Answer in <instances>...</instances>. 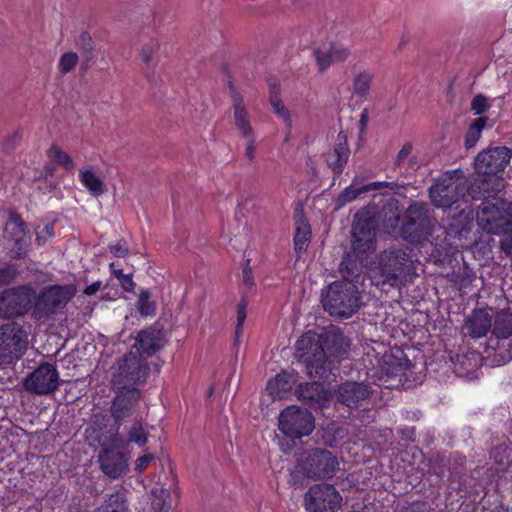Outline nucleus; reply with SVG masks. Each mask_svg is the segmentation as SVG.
<instances>
[{"mask_svg": "<svg viewBox=\"0 0 512 512\" xmlns=\"http://www.w3.org/2000/svg\"><path fill=\"white\" fill-rule=\"evenodd\" d=\"M325 343L312 332L301 336L296 342V355L305 364L310 377L327 379L334 368L336 356L324 346Z\"/></svg>", "mask_w": 512, "mask_h": 512, "instance_id": "obj_1", "label": "nucleus"}, {"mask_svg": "<svg viewBox=\"0 0 512 512\" xmlns=\"http://www.w3.org/2000/svg\"><path fill=\"white\" fill-rule=\"evenodd\" d=\"M379 275L377 284L397 286L411 279L415 267L411 255L402 248H390L381 253L378 261Z\"/></svg>", "mask_w": 512, "mask_h": 512, "instance_id": "obj_2", "label": "nucleus"}, {"mask_svg": "<svg viewBox=\"0 0 512 512\" xmlns=\"http://www.w3.org/2000/svg\"><path fill=\"white\" fill-rule=\"evenodd\" d=\"M322 303L330 315L342 318L352 316L360 306V295L355 284L336 281L322 295Z\"/></svg>", "mask_w": 512, "mask_h": 512, "instance_id": "obj_3", "label": "nucleus"}, {"mask_svg": "<svg viewBox=\"0 0 512 512\" xmlns=\"http://www.w3.org/2000/svg\"><path fill=\"white\" fill-rule=\"evenodd\" d=\"M148 374L149 365L145 357L130 350L113 365L111 383L114 389L138 388L146 382Z\"/></svg>", "mask_w": 512, "mask_h": 512, "instance_id": "obj_4", "label": "nucleus"}, {"mask_svg": "<svg viewBox=\"0 0 512 512\" xmlns=\"http://www.w3.org/2000/svg\"><path fill=\"white\" fill-rule=\"evenodd\" d=\"M75 293L76 288L73 284L44 287L38 295L35 294L32 310L33 318L41 321L55 315L71 301Z\"/></svg>", "mask_w": 512, "mask_h": 512, "instance_id": "obj_5", "label": "nucleus"}, {"mask_svg": "<svg viewBox=\"0 0 512 512\" xmlns=\"http://www.w3.org/2000/svg\"><path fill=\"white\" fill-rule=\"evenodd\" d=\"M467 192V180L458 171H448L439 177L430 187L429 194L432 203L437 208H450Z\"/></svg>", "mask_w": 512, "mask_h": 512, "instance_id": "obj_6", "label": "nucleus"}, {"mask_svg": "<svg viewBox=\"0 0 512 512\" xmlns=\"http://www.w3.org/2000/svg\"><path fill=\"white\" fill-rule=\"evenodd\" d=\"M437 226V221L430 217L426 204L412 203L403 218L402 229L412 242L429 240Z\"/></svg>", "mask_w": 512, "mask_h": 512, "instance_id": "obj_7", "label": "nucleus"}, {"mask_svg": "<svg viewBox=\"0 0 512 512\" xmlns=\"http://www.w3.org/2000/svg\"><path fill=\"white\" fill-rule=\"evenodd\" d=\"M511 210L510 202L499 198L494 202L484 201L477 212L478 225L489 234H501L510 230L508 219Z\"/></svg>", "mask_w": 512, "mask_h": 512, "instance_id": "obj_8", "label": "nucleus"}, {"mask_svg": "<svg viewBox=\"0 0 512 512\" xmlns=\"http://www.w3.org/2000/svg\"><path fill=\"white\" fill-rule=\"evenodd\" d=\"M27 333L22 326L9 321L0 326V365L19 359L27 347Z\"/></svg>", "mask_w": 512, "mask_h": 512, "instance_id": "obj_9", "label": "nucleus"}, {"mask_svg": "<svg viewBox=\"0 0 512 512\" xmlns=\"http://www.w3.org/2000/svg\"><path fill=\"white\" fill-rule=\"evenodd\" d=\"M278 428L287 437L302 438L314 430V418L308 410L291 405L281 411Z\"/></svg>", "mask_w": 512, "mask_h": 512, "instance_id": "obj_10", "label": "nucleus"}, {"mask_svg": "<svg viewBox=\"0 0 512 512\" xmlns=\"http://www.w3.org/2000/svg\"><path fill=\"white\" fill-rule=\"evenodd\" d=\"M35 291L29 286L9 289L0 294V316L11 318L24 315L32 306Z\"/></svg>", "mask_w": 512, "mask_h": 512, "instance_id": "obj_11", "label": "nucleus"}, {"mask_svg": "<svg viewBox=\"0 0 512 512\" xmlns=\"http://www.w3.org/2000/svg\"><path fill=\"white\" fill-rule=\"evenodd\" d=\"M375 223L368 215L357 214L352 226V250L362 260L375 250Z\"/></svg>", "mask_w": 512, "mask_h": 512, "instance_id": "obj_12", "label": "nucleus"}, {"mask_svg": "<svg viewBox=\"0 0 512 512\" xmlns=\"http://www.w3.org/2000/svg\"><path fill=\"white\" fill-rule=\"evenodd\" d=\"M341 500V495L332 485L316 484L305 495V508L307 512H334Z\"/></svg>", "mask_w": 512, "mask_h": 512, "instance_id": "obj_13", "label": "nucleus"}, {"mask_svg": "<svg viewBox=\"0 0 512 512\" xmlns=\"http://www.w3.org/2000/svg\"><path fill=\"white\" fill-rule=\"evenodd\" d=\"M27 391L37 395L54 392L59 386V373L52 364L45 363L37 367L24 379Z\"/></svg>", "mask_w": 512, "mask_h": 512, "instance_id": "obj_14", "label": "nucleus"}, {"mask_svg": "<svg viewBox=\"0 0 512 512\" xmlns=\"http://www.w3.org/2000/svg\"><path fill=\"white\" fill-rule=\"evenodd\" d=\"M102 452L99 454V463L102 472L112 479H117L126 473L128 469L125 455L109 443V436L102 434L99 437Z\"/></svg>", "mask_w": 512, "mask_h": 512, "instance_id": "obj_15", "label": "nucleus"}, {"mask_svg": "<svg viewBox=\"0 0 512 512\" xmlns=\"http://www.w3.org/2000/svg\"><path fill=\"white\" fill-rule=\"evenodd\" d=\"M512 150L507 147H493L478 154L475 169L480 175H497L509 164Z\"/></svg>", "mask_w": 512, "mask_h": 512, "instance_id": "obj_16", "label": "nucleus"}, {"mask_svg": "<svg viewBox=\"0 0 512 512\" xmlns=\"http://www.w3.org/2000/svg\"><path fill=\"white\" fill-rule=\"evenodd\" d=\"M116 395L111 404V414L120 423L130 418L137 408L141 391L136 387L115 389Z\"/></svg>", "mask_w": 512, "mask_h": 512, "instance_id": "obj_17", "label": "nucleus"}, {"mask_svg": "<svg viewBox=\"0 0 512 512\" xmlns=\"http://www.w3.org/2000/svg\"><path fill=\"white\" fill-rule=\"evenodd\" d=\"M109 436V443L115 448H125L130 443L143 447L148 441V432L144 429L140 420H134L127 431L126 438L119 434V428L110 429L106 433Z\"/></svg>", "mask_w": 512, "mask_h": 512, "instance_id": "obj_18", "label": "nucleus"}, {"mask_svg": "<svg viewBox=\"0 0 512 512\" xmlns=\"http://www.w3.org/2000/svg\"><path fill=\"white\" fill-rule=\"evenodd\" d=\"M351 51L348 47L333 43L324 49H314L313 56L320 72L326 71L332 64L345 62L350 57Z\"/></svg>", "mask_w": 512, "mask_h": 512, "instance_id": "obj_19", "label": "nucleus"}, {"mask_svg": "<svg viewBox=\"0 0 512 512\" xmlns=\"http://www.w3.org/2000/svg\"><path fill=\"white\" fill-rule=\"evenodd\" d=\"M504 179L499 175H481L471 187L473 198H484L486 201L498 199L496 196L504 189Z\"/></svg>", "mask_w": 512, "mask_h": 512, "instance_id": "obj_20", "label": "nucleus"}, {"mask_svg": "<svg viewBox=\"0 0 512 512\" xmlns=\"http://www.w3.org/2000/svg\"><path fill=\"white\" fill-rule=\"evenodd\" d=\"M371 394L370 387L364 383L346 382L339 386L337 399L348 407H357Z\"/></svg>", "mask_w": 512, "mask_h": 512, "instance_id": "obj_21", "label": "nucleus"}, {"mask_svg": "<svg viewBox=\"0 0 512 512\" xmlns=\"http://www.w3.org/2000/svg\"><path fill=\"white\" fill-rule=\"evenodd\" d=\"M309 460L311 465L309 472L322 478L332 476L338 467L336 457L327 450L313 451L309 455Z\"/></svg>", "mask_w": 512, "mask_h": 512, "instance_id": "obj_22", "label": "nucleus"}, {"mask_svg": "<svg viewBox=\"0 0 512 512\" xmlns=\"http://www.w3.org/2000/svg\"><path fill=\"white\" fill-rule=\"evenodd\" d=\"M297 396L300 401L312 408H322L329 400V393L319 382L300 384Z\"/></svg>", "mask_w": 512, "mask_h": 512, "instance_id": "obj_23", "label": "nucleus"}, {"mask_svg": "<svg viewBox=\"0 0 512 512\" xmlns=\"http://www.w3.org/2000/svg\"><path fill=\"white\" fill-rule=\"evenodd\" d=\"M350 150L347 144V136L339 133L332 151L326 156L328 166L335 174H341L348 162Z\"/></svg>", "mask_w": 512, "mask_h": 512, "instance_id": "obj_24", "label": "nucleus"}, {"mask_svg": "<svg viewBox=\"0 0 512 512\" xmlns=\"http://www.w3.org/2000/svg\"><path fill=\"white\" fill-rule=\"evenodd\" d=\"M232 101L234 124L237 130L243 138L254 136L255 132L253 130L243 97L238 93H234L232 95Z\"/></svg>", "mask_w": 512, "mask_h": 512, "instance_id": "obj_25", "label": "nucleus"}, {"mask_svg": "<svg viewBox=\"0 0 512 512\" xmlns=\"http://www.w3.org/2000/svg\"><path fill=\"white\" fill-rule=\"evenodd\" d=\"M5 234L15 241L17 250L14 252V257L21 258L26 254V242H25V225L22 218L18 215H12L8 219L4 228Z\"/></svg>", "mask_w": 512, "mask_h": 512, "instance_id": "obj_26", "label": "nucleus"}, {"mask_svg": "<svg viewBox=\"0 0 512 512\" xmlns=\"http://www.w3.org/2000/svg\"><path fill=\"white\" fill-rule=\"evenodd\" d=\"M492 327V316L484 309L474 310L466 320L467 334L472 338L484 337Z\"/></svg>", "mask_w": 512, "mask_h": 512, "instance_id": "obj_27", "label": "nucleus"}, {"mask_svg": "<svg viewBox=\"0 0 512 512\" xmlns=\"http://www.w3.org/2000/svg\"><path fill=\"white\" fill-rule=\"evenodd\" d=\"M296 380V374L281 372L267 383L266 389L273 399L281 398L283 393L292 389Z\"/></svg>", "mask_w": 512, "mask_h": 512, "instance_id": "obj_28", "label": "nucleus"}, {"mask_svg": "<svg viewBox=\"0 0 512 512\" xmlns=\"http://www.w3.org/2000/svg\"><path fill=\"white\" fill-rule=\"evenodd\" d=\"M374 80V73L362 69L353 75L352 94L360 100H367Z\"/></svg>", "mask_w": 512, "mask_h": 512, "instance_id": "obj_29", "label": "nucleus"}, {"mask_svg": "<svg viewBox=\"0 0 512 512\" xmlns=\"http://www.w3.org/2000/svg\"><path fill=\"white\" fill-rule=\"evenodd\" d=\"M294 250L299 256L305 252L311 240V228L303 215H298L295 221Z\"/></svg>", "mask_w": 512, "mask_h": 512, "instance_id": "obj_30", "label": "nucleus"}, {"mask_svg": "<svg viewBox=\"0 0 512 512\" xmlns=\"http://www.w3.org/2000/svg\"><path fill=\"white\" fill-rule=\"evenodd\" d=\"M95 512H132L126 495L123 492L116 491L104 497Z\"/></svg>", "mask_w": 512, "mask_h": 512, "instance_id": "obj_31", "label": "nucleus"}, {"mask_svg": "<svg viewBox=\"0 0 512 512\" xmlns=\"http://www.w3.org/2000/svg\"><path fill=\"white\" fill-rule=\"evenodd\" d=\"M131 350H134L138 355L145 357V360L147 361V358L152 356L157 350L154 333L147 330L140 331Z\"/></svg>", "mask_w": 512, "mask_h": 512, "instance_id": "obj_32", "label": "nucleus"}, {"mask_svg": "<svg viewBox=\"0 0 512 512\" xmlns=\"http://www.w3.org/2000/svg\"><path fill=\"white\" fill-rule=\"evenodd\" d=\"M79 180L94 197L101 196L106 191L104 182L91 169L81 170Z\"/></svg>", "mask_w": 512, "mask_h": 512, "instance_id": "obj_33", "label": "nucleus"}, {"mask_svg": "<svg viewBox=\"0 0 512 512\" xmlns=\"http://www.w3.org/2000/svg\"><path fill=\"white\" fill-rule=\"evenodd\" d=\"M492 333L500 339H507L512 335V312L502 310L498 312L494 319Z\"/></svg>", "mask_w": 512, "mask_h": 512, "instance_id": "obj_34", "label": "nucleus"}, {"mask_svg": "<svg viewBox=\"0 0 512 512\" xmlns=\"http://www.w3.org/2000/svg\"><path fill=\"white\" fill-rule=\"evenodd\" d=\"M346 434L347 431L343 426L332 422L323 429L322 440L325 445L334 447L345 438Z\"/></svg>", "mask_w": 512, "mask_h": 512, "instance_id": "obj_35", "label": "nucleus"}, {"mask_svg": "<svg viewBox=\"0 0 512 512\" xmlns=\"http://www.w3.org/2000/svg\"><path fill=\"white\" fill-rule=\"evenodd\" d=\"M486 121V117H480L475 119L473 123L470 125L464 143L467 149L473 148L476 145V143L480 139L481 132L486 125Z\"/></svg>", "mask_w": 512, "mask_h": 512, "instance_id": "obj_36", "label": "nucleus"}, {"mask_svg": "<svg viewBox=\"0 0 512 512\" xmlns=\"http://www.w3.org/2000/svg\"><path fill=\"white\" fill-rule=\"evenodd\" d=\"M359 177L356 176L354 180L352 181L351 185L346 187L337 197V203L338 205L344 206L349 202H352L355 200L359 195L364 193V190H362V186H358Z\"/></svg>", "mask_w": 512, "mask_h": 512, "instance_id": "obj_37", "label": "nucleus"}, {"mask_svg": "<svg viewBox=\"0 0 512 512\" xmlns=\"http://www.w3.org/2000/svg\"><path fill=\"white\" fill-rule=\"evenodd\" d=\"M269 102L276 116L280 118L287 127L291 128L292 117L281 97L274 94L272 97H269Z\"/></svg>", "mask_w": 512, "mask_h": 512, "instance_id": "obj_38", "label": "nucleus"}, {"mask_svg": "<svg viewBox=\"0 0 512 512\" xmlns=\"http://www.w3.org/2000/svg\"><path fill=\"white\" fill-rule=\"evenodd\" d=\"M152 501L149 512H167L169 505L166 499L169 497V492L165 489H153L151 492Z\"/></svg>", "mask_w": 512, "mask_h": 512, "instance_id": "obj_39", "label": "nucleus"}, {"mask_svg": "<svg viewBox=\"0 0 512 512\" xmlns=\"http://www.w3.org/2000/svg\"><path fill=\"white\" fill-rule=\"evenodd\" d=\"M48 155L51 159L67 170H73L75 168L72 158L57 145H52L50 147Z\"/></svg>", "mask_w": 512, "mask_h": 512, "instance_id": "obj_40", "label": "nucleus"}, {"mask_svg": "<svg viewBox=\"0 0 512 512\" xmlns=\"http://www.w3.org/2000/svg\"><path fill=\"white\" fill-rule=\"evenodd\" d=\"M151 294L149 291H142L137 300V309L142 316H153L155 314L156 306L150 300Z\"/></svg>", "mask_w": 512, "mask_h": 512, "instance_id": "obj_41", "label": "nucleus"}, {"mask_svg": "<svg viewBox=\"0 0 512 512\" xmlns=\"http://www.w3.org/2000/svg\"><path fill=\"white\" fill-rule=\"evenodd\" d=\"M79 57L74 52L64 53L58 62V69L62 74L71 72L77 65Z\"/></svg>", "mask_w": 512, "mask_h": 512, "instance_id": "obj_42", "label": "nucleus"}, {"mask_svg": "<svg viewBox=\"0 0 512 512\" xmlns=\"http://www.w3.org/2000/svg\"><path fill=\"white\" fill-rule=\"evenodd\" d=\"M109 267L112 274L118 279L121 287L125 291L131 292L134 290L135 283L131 274H124L122 269H116L114 263H111Z\"/></svg>", "mask_w": 512, "mask_h": 512, "instance_id": "obj_43", "label": "nucleus"}, {"mask_svg": "<svg viewBox=\"0 0 512 512\" xmlns=\"http://www.w3.org/2000/svg\"><path fill=\"white\" fill-rule=\"evenodd\" d=\"M340 271L344 278H349L358 276L360 269L357 263L348 255L342 260L340 264Z\"/></svg>", "mask_w": 512, "mask_h": 512, "instance_id": "obj_44", "label": "nucleus"}, {"mask_svg": "<svg viewBox=\"0 0 512 512\" xmlns=\"http://www.w3.org/2000/svg\"><path fill=\"white\" fill-rule=\"evenodd\" d=\"M159 45L155 41H149L141 47L140 56L145 64H150L153 61L154 55L157 52Z\"/></svg>", "mask_w": 512, "mask_h": 512, "instance_id": "obj_45", "label": "nucleus"}, {"mask_svg": "<svg viewBox=\"0 0 512 512\" xmlns=\"http://www.w3.org/2000/svg\"><path fill=\"white\" fill-rule=\"evenodd\" d=\"M18 274V268L14 264H9L0 269V287L10 284Z\"/></svg>", "mask_w": 512, "mask_h": 512, "instance_id": "obj_46", "label": "nucleus"}, {"mask_svg": "<svg viewBox=\"0 0 512 512\" xmlns=\"http://www.w3.org/2000/svg\"><path fill=\"white\" fill-rule=\"evenodd\" d=\"M488 108V100L484 95L478 94L473 97L471 101V110L474 112L475 115H480L484 113Z\"/></svg>", "mask_w": 512, "mask_h": 512, "instance_id": "obj_47", "label": "nucleus"}, {"mask_svg": "<svg viewBox=\"0 0 512 512\" xmlns=\"http://www.w3.org/2000/svg\"><path fill=\"white\" fill-rule=\"evenodd\" d=\"M54 236V228L52 224H45L38 227L36 231V241L38 244L43 245Z\"/></svg>", "mask_w": 512, "mask_h": 512, "instance_id": "obj_48", "label": "nucleus"}, {"mask_svg": "<svg viewBox=\"0 0 512 512\" xmlns=\"http://www.w3.org/2000/svg\"><path fill=\"white\" fill-rule=\"evenodd\" d=\"M246 302L242 300L238 305V311H237V326L235 331L236 340L240 338V335L242 333V325L246 319Z\"/></svg>", "mask_w": 512, "mask_h": 512, "instance_id": "obj_49", "label": "nucleus"}, {"mask_svg": "<svg viewBox=\"0 0 512 512\" xmlns=\"http://www.w3.org/2000/svg\"><path fill=\"white\" fill-rule=\"evenodd\" d=\"M413 145L411 142H406L398 152L395 165L401 166L406 163V160L412 155Z\"/></svg>", "mask_w": 512, "mask_h": 512, "instance_id": "obj_50", "label": "nucleus"}, {"mask_svg": "<svg viewBox=\"0 0 512 512\" xmlns=\"http://www.w3.org/2000/svg\"><path fill=\"white\" fill-rule=\"evenodd\" d=\"M244 139L246 141L245 155L250 161H253L255 158L256 135L245 137Z\"/></svg>", "mask_w": 512, "mask_h": 512, "instance_id": "obj_51", "label": "nucleus"}, {"mask_svg": "<svg viewBox=\"0 0 512 512\" xmlns=\"http://www.w3.org/2000/svg\"><path fill=\"white\" fill-rule=\"evenodd\" d=\"M154 460L153 454H145L139 458H137L135 463V469L139 472L144 471L149 464Z\"/></svg>", "mask_w": 512, "mask_h": 512, "instance_id": "obj_52", "label": "nucleus"}, {"mask_svg": "<svg viewBox=\"0 0 512 512\" xmlns=\"http://www.w3.org/2000/svg\"><path fill=\"white\" fill-rule=\"evenodd\" d=\"M109 250L116 257H124L128 253V246L124 242H118L110 245Z\"/></svg>", "mask_w": 512, "mask_h": 512, "instance_id": "obj_53", "label": "nucleus"}, {"mask_svg": "<svg viewBox=\"0 0 512 512\" xmlns=\"http://www.w3.org/2000/svg\"><path fill=\"white\" fill-rule=\"evenodd\" d=\"M249 262L250 260H247L246 261V265L243 267V270H242V278H243V283L244 285L247 287V288H252L253 285H254V281H253V276H252V270L251 268L249 267Z\"/></svg>", "mask_w": 512, "mask_h": 512, "instance_id": "obj_54", "label": "nucleus"}, {"mask_svg": "<svg viewBox=\"0 0 512 512\" xmlns=\"http://www.w3.org/2000/svg\"><path fill=\"white\" fill-rule=\"evenodd\" d=\"M500 246L505 253L512 256V232L500 241Z\"/></svg>", "mask_w": 512, "mask_h": 512, "instance_id": "obj_55", "label": "nucleus"}, {"mask_svg": "<svg viewBox=\"0 0 512 512\" xmlns=\"http://www.w3.org/2000/svg\"><path fill=\"white\" fill-rule=\"evenodd\" d=\"M389 183L387 182H373L369 183L367 185H362V190H364V193L372 191V190H378L384 187H388Z\"/></svg>", "mask_w": 512, "mask_h": 512, "instance_id": "obj_56", "label": "nucleus"}, {"mask_svg": "<svg viewBox=\"0 0 512 512\" xmlns=\"http://www.w3.org/2000/svg\"><path fill=\"white\" fill-rule=\"evenodd\" d=\"M101 287H102V282L96 281L85 288L84 294L88 295V296L94 295L101 289Z\"/></svg>", "mask_w": 512, "mask_h": 512, "instance_id": "obj_57", "label": "nucleus"}, {"mask_svg": "<svg viewBox=\"0 0 512 512\" xmlns=\"http://www.w3.org/2000/svg\"><path fill=\"white\" fill-rule=\"evenodd\" d=\"M270 95L272 97L274 94L280 96V85L276 80H272L269 82Z\"/></svg>", "mask_w": 512, "mask_h": 512, "instance_id": "obj_58", "label": "nucleus"}, {"mask_svg": "<svg viewBox=\"0 0 512 512\" xmlns=\"http://www.w3.org/2000/svg\"><path fill=\"white\" fill-rule=\"evenodd\" d=\"M398 376L399 374L397 373L387 371L385 376H381L379 380L383 382V384L386 385V387H389L392 386V384H388L389 380Z\"/></svg>", "mask_w": 512, "mask_h": 512, "instance_id": "obj_59", "label": "nucleus"}, {"mask_svg": "<svg viewBox=\"0 0 512 512\" xmlns=\"http://www.w3.org/2000/svg\"><path fill=\"white\" fill-rule=\"evenodd\" d=\"M406 163L412 169H415V168L418 167L417 157L415 155H413V154L406 160Z\"/></svg>", "mask_w": 512, "mask_h": 512, "instance_id": "obj_60", "label": "nucleus"}, {"mask_svg": "<svg viewBox=\"0 0 512 512\" xmlns=\"http://www.w3.org/2000/svg\"><path fill=\"white\" fill-rule=\"evenodd\" d=\"M496 453H497V450H494V451L492 452V457H494L495 461H496L497 463H499L501 466L506 465V464L508 463L507 459H505V457H504V456H501V457H500V459H498V458H497Z\"/></svg>", "mask_w": 512, "mask_h": 512, "instance_id": "obj_61", "label": "nucleus"}, {"mask_svg": "<svg viewBox=\"0 0 512 512\" xmlns=\"http://www.w3.org/2000/svg\"><path fill=\"white\" fill-rule=\"evenodd\" d=\"M366 120H367V115L365 112L362 113L361 115V124L364 126L366 124Z\"/></svg>", "mask_w": 512, "mask_h": 512, "instance_id": "obj_62", "label": "nucleus"}, {"mask_svg": "<svg viewBox=\"0 0 512 512\" xmlns=\"http://www.w3.org/2000/svg\"><path fill=\"white\" fill-rule=\"evenodd\" d=\"M462 231H463V228H462L461 230H457V231H456V233H457V234H461V233H462Z\"/></svg>", "mask_w": 512, "mask_h": 512, "instance_id": "obj_63", "label": "nucleus"}, {"mask_svg": "<svg viewBox=\"0 0 512 512\" xmlns=\"http://www.w3.org/2000/svg\"><path fill=\"white\" fill-rule=\"evenodd\" d=\"M212 392H213L212 389L208 390V395H212Z\"/></svg>", "mask_w": 512, "mask_h": 512, "instance_id": "obj_64", "label": "nucleus"}]
</instances>
